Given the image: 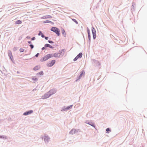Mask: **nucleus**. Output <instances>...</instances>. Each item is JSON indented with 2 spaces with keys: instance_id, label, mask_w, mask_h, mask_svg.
<instances>
[{
  "instance_id": "f257e3e1",
  "label": "nucleus",
  "mask_w": 147,
  "mask_h": 147,
  "mask_svg": "<svg viewBox=\"0 0 147 147\" xmlns=\"http://www.w3.org/2000/svg\"><path fill=\"white\" fill-rule=\"evenodd\" d=\"M53 57V55L52 54H48L44 57H43L41 59V61H46L49 58Z\"/></svg>"
},
{
  "instance_id": "f03ea898",
  "label": "nucleus",
  "mask_w": 147,
  "mask_h": 147,
  "mask_svg": "<svg viewBox=\"0 0 147 147\" xmlns=\"http://www.w3.org/2000/svg\"><path fill=\"white\" fill-rule=\"evenodd\" d=\"M51 30L55 33L57 36H59L60 31L58 28L55 27H53L51 28Z\"/></svg>"
},
{
  "instance_id": "7ed1b4c3",
  "label": "nucleus",
  "mask_w": 147,
  "mask_h": 147,
  "mask_svg": "<svg viewBox=\"0 0 147 147\" xmlns=\"http://www.w3.org/2000/svg\"><path fill=\"white\" fill-rule=\"evenodd\" d=\"M56 61L55 60H53L49 62L47 64V66L49 67L52 66L55 63Z\"/></svg>"
},
{
  "instance_id": "20e7f679",
  "label": "nucleus",
  "mask_w": 147,
  "mask_h": 147,
  "mask_svg": "<svg viewBox=\"0 0 147 147\" xmlns=\"http://www.w3.org/2000/svg\"><path fill=\"white\" fill-rule=\"evenodd\" d=\"M62 52L61 51L59 53H54L53 54V57H54L55 58H59V57L60 56V55L61 54V53H62Z\"/></svg>"
},
{
  "instance_id": "39448f33",
  "label": "nucleus",
  "mask_w": 147,
  "mask_h": 147,
  "mask_svg": "<svg viewBox=\"0 0 147 147\" xmlns=\"http://www.w3.org/2000/svg\"><path fill=\"white\" fill-rule=\"evenodd\" d=\"M82 54L80 53L74 59V61H76L78 58H80L82 57Z\"/></svg>"
},
{
  "instance_id": "423d86ee",
  "label": "nucleus",
  "mask_w": 147,
  "mask_h": 147,
  "mask_svg": "<svg viewBox=\"0 0 147 147\" xmlns=\"http://www.w3.org/2000/svg\"><path fill=\"white\" fill-rule=\"evenodd\" d=\"M92 33L93 38L94 39H95L96 37V31L94 28H93L92 29Z\"/></svg>"
},
{
  "instance_id": "0eeeda50",
  "label": "nucleus",
  "mask_w": 147,
  "mask_h": 147,
  "mask_svg": "<svg viewBox=\"0 0 147 147\" xmlns=\"http://www.w3.org/2000/svg\"><path fill=\"white\" fill-rule=\"evenodd\" d=\"M56 92V91L55 90L52 89L49 91L48 93L51 96L55 93Z\"/></svg>"
},
{
  "instance_id": "6e6552de",
  "label": "nucleus",
  "mask_w": 147,
  "mask_h": 147,
  "mask_svg": "<svg viewBox=\"0 0 147 147\" xmlns=\"http://www.w3.org/2000/svg\"><path fill=\"white\" fill-rule=\"evenodd\" d=\"M8 55L10 57V58L11 61H13V57L12 55V53L11 51H9L8 52Z\"/></svg>"
},
{
  "instance_id": "1a4fd4ad",
  "label": "nucleus",
  "mask_w": 147,
  "mask_h": 147,
  "mask_svg": "<svg viewBox=\"0 0 147 147\" xmlns=\"http://www.w3.org/2000/svg\"><path fill=\"white\" fill-rule=\"evenodd\" d=\"M32 112L33 111L32 110H30V111L25 112L23 115H27L32 113Z\"/></svg>"
},
{
  "instance_id": "9d476101",
  "label": "nucleus",
  "mask_w": 147,
  "mask_h": 147,
  "mask_svg": "<svg viewBox=\"0 0 147 147\" xmlns=\"http://www.w3.org/2000/svg\"><path fill=\"white\" fill-rule=\"evenodd\" d=\"M50 96V95L48 93V92L47 94H45L44 96H42V98H49Z\"/></svg>"
},
{
  "instance_id": "9b49d317",
  "label": "nucleus",
  "mask_w": 147,
  "mask_h": 147,
  "mask_svg": "<svg viewBox=\"0 0 147 147\" xmlns=\"http://www.w3.org/2000/svg\"><path fill=\"white\" fill-rule=\"evenodd\" d=\"M52 18L51 16L50 15H47L44 16L42 17L43 19H47V18Z\"/></svg>"
},
{
  "instance_id": "f8f14e48",
  "label": "nucleus",
  "mask_w": 147,
  "mask_h": 147,
  "mask_svg": "<svg viewBox=\"0 0 147 147\" xmlns=\"http://www.w3.org/2000/svg\"><path fill=\"white\" fill-rule=\"evenodd\" d=\"M43 138H44L45 142H48V141L49 138L48 136H45L43 137Z\"/></svg>"
},
{
  "instance_id": "ddd939ff",
  "label": "nucleus",
  "mask_w": 147,
  "mask_h": 147,
  "mask_svg": "<svg viewBox=\"0 0 147 147\" xmlns=\"http://www.w3.org/2000/svg\"><path fill=\"white\" fill-rule=\"evenodd\" d=\"M76 130L75 129H72L69 132L70 134H73L75 133Z\"/></svg>"
},
{
  "instance_id": "4468645a",
  "label": "nucleus",
  "mask_w": 147,
  "mask_h": 147,
  "mask_svg": "<svg viewBox=\"0 0 147 147\" xmlns=\"http://www.w3.org/2000/svg\"><path fill=\"white\" fill-rule=\"evenodd\" d=\"M45 47H49L51 48H53V47L51 45H50L48 44H46L45 45Z\"/></svg>"
},
{
  "instance_id": "2eb2a0df",
  "label": "nucleus",
  "mask_w": 147,
  "mask_h": 147,
  "mask_svg": "<svg viewBox=\"0 0 147 147\" xmlns=\"http://www.w3.org/2000/svg\"><path fill=\"white\" fill-rule=\"evenodd\" d=\"M22 23V22L20 20H18L15 22V24H21Z\"/></svg>"
},
{
  "instance_id": "dca6fc26",
  "label": "nucleus",
  "mask_w": 147,
  "mask_h": 147,
  "mask_svg": "<svg viewBox=\"0 0 147 147\" xmlns=\"http://www.w3.org/2000/svg\"><path fill=\"white\" fill-rule=\"evenodd\" d=\"M40 68V66H37L35 67L34 68V70H37L39 69Z\"/></svg>"
},
{
  "instance_id": "f3484780",
  "label": "nucleus",
  "mask_w": 147,
  "mask_h": 147,
  "mask_svg": "<svg viewBox=\"0 0 147 147\" xmlns=\"http://www.w3.org/2000/svg\"><path fill=\"white\" fill-rule=\"evenodd\" d=\"M87 31L88 38L89 39H90L91 36L90 35V31L89 30H88Z\"/></svg>"
},
{
  "instance_id": "a211bd4d",
  "label": "nucleus",
  "mask_w": 147,
  "mask_h": 147,
  "mask_svg": "<svg viewBox=\"0 0 147 147\" xmlns=\"http://www.w3.org/2000/svg\"><path fill=\"white\" fill-rule=\"evenodd\" d=\"M61 32L63 35L64 36H65L66 35V34L64 30L63 29L62 30H61Z\"/></svg>"
},
{
  "instance_id": "6ab92c4d",
  "label": "nucleus",
  "mask_w": 147,
  "mask_h": 147,
  "mask_svg": "<svg viewBox=\"0 0 147 147\" xmlns=\"http://www.w3.org/2000/svg\"><path fill=\"white\" fill-rule=\"evenodd\" d=\"M38 35H41V36L42 37V38H43L44 37V35L43 34H42L41 32V31H40L39 32V33L38 34Z\"/></svg>"
},
{
  "instance_id": "aec40b11",
  "label": "nucleus",
  "mask_w": 147,
  "mask_h": 147,
  "mask_svg": "<svg viewBox=\"0 0 147 147\" xmlns=\"http://www.w3.org/2000/svg\"><path fill=\"white\" fill-rule=\"evenodd\" d=\"M106 131L108 133H109V132L111 131V130H110L109 128H108L106 129Z\"/></svg>"
},
{
  "instance_id": "412c9836",
  "label": "nucleus",
  "mask_w": 147,
  "mask_h": 147,
  "mask_svg": "<svg viewBox=\"0 0 147 147\" xmlns=\"http://www.w3.org/2000/svg\"><path fill=\"white\" fill-rule=\"evenodd\" d=\"M50 22H51L50 21H49V20H46V21H44L43 22V23H49Z\"/></svg>"
},
{
  "instance_id": "4be33fe9",
  "label": "nucleus",
  "mask_w": 147,
  "mask_h": 147,
  "mask_svg": "<svg viewBox=\"0 0 147 147\" xmlns=\"http://www.w3.org/2000/svg\"><path fill=\"white\" fill-rule=\"evenodd\" d=\"M40 75H42L43 74V72L42 71H40L39 73Z\"/></svg>"
},
{
  "instance_id": "5701e85b",
  "label": "nucleus",
  "mask_w": 147,
  "mask_h": 147,
  "mask_svg": "<svg viewBox=\"0 0 147 147\" xmlns=\"http://www.w3.org/2000/svg\"><path fill=\"white\" fill-rule=\"evenodd\" d=\"M32 80H33L34 81H36L38 80L36 78H35V77H34V78H33L32 79Z\"/></svg>"
},
{
  "instance_id": "b1692460",
  "label": "nucleus",
  "mask_w": 147,
  "mask_h": 147,
  "mask_svg": "<svg viewBox=\"0 0 147 147\" xmlns=\"http://www.w3.org/2000/svg\"><path fill=\"white\" fill-rule=\"evenodd\" d=\"M72 20L74 22H75V23H76L77 24H78V22L75 19H72Z\"/></svg>"
},
{
  "instance_id": "393cba45",
  "label": "nucleus",
  "mask_w": 147,
  "mask_h": 147,
  "mask_svg": "<svg viewBox=\"0 0 147 147\" xmlns=\"http://www.w3.org/2000/svg\"><path fill=\"white\" fill-rule=\"evenodd\" d=\"M20 51L21 52H22L24 51V50L23 49H20Z\"/></svg>"
},
{
  "instance_id": "a878e982",
  "label": "nucleus",
  "mask_w": 147,
  "mask_h": 147,
  "mask_svg": "<svg viewBox=\"0 0 147 147\" xmlns=\"http://www.w3.org/2000/svg\"><path fill=\"white\" fill-rule=\"evenodd\" d=\"M30 47L31 48V49H32L34 47V46L33 45H30Z\"/></svg>"
},
{
  "instance_id": "bb28decb",
  "label": "nucleus",
  "mask_w": 147,
  "mask_h": 147,
  "mask_svg": "<svg viewBox=\"0 0 147 147\" xmlns=\"http://www.w3.org/2000/svg\"><path fill=\"white\" fill-rule=\"evenodd\" d=\"M48 42L50 43H53V42L52 41H50L49 40L48 41Z\"/></svg>"
},
{
  "instance_id": "cd10ccee",
  "label": "nucleus",
  "mask_w": 147,
  "mask_h": 147,
  "mask_svg": "<svg viewBox=\"0 0 147 147\" xmlns=\"http://www.w3.org/2000/svg\"><path fill=\"white\" fill-rule=\"evenodd\" d=\"M46 47H45H45H42V50H44V49H46Z\"/></svg>"
},
{
  "instance_id": "c85d7f7f",
  "label": "nucleus",
  "mask_w": 147,
  "mask_h": 147,
  "mask_svg": "<svg viewBox=\"0 0 147 147\" xmlns=\"http://www.w3.org/2000/svg\"><path fill=\"white\" fill-rule=\"evenodd\" d=\"M71 107V106H70V107H67V109H69Z\"/></svg>"
},
{
  "instance_id": "c756f323",
  "label": "nucleus",
  "mask_w": 147,
  "mask_h": 147,
  "mask_svg": "<svg viewBox=\"0 0 147 147\" xmlns=\"http://www.w3.org/2000/svg\"><path fill=\"white\" fill-rule=\"evenodd\" d=\"M35 39V38L34 37H33V38H32L31 40H34Z\"/></svg>"
},
{
  "instance_id": "7c9ffc66",
  "label": "nucleus",
  "mask_w": 147,
  "mask_h": 147,
  "mask_svg": "<svg viewBox=\"0 0 147 147\" xmlns=\"http://www.w3.org/2000/svg\"><path fill=\"white\" fill-rule=\"evenodd\" d=\"M39 55V53H38L36 55H35V56L36 57H37L38 55Z\"/></svg>"
},
{
  "instance_id": "2f4dec72",
  "label": "nucleus",
  "mask_w": 147,
  "mask_h": 147,
  "mask_svg": "<svg viewBox=\"0 0 147 147\" xmlns=\"http://www.w3.org/2000/svg\"><path fill=\"white\" fill-rule=\"evenodd\" d=\"M45 38L46 40H48V37H45Z\"/></svg>"
},
{
  "instance_id": "473e14b6",
  "label": "nucleus",
  "mask_w": 147,
  "mask_h": 147,
  "mask_svg": "<svg viewBox=\"0 0 147 147\" xmlns=\"http://www.w3.org/2000/svg\"><path fill=\"white\" fill-rule=\"evenodd\" d=\"M31 43V41H28V43L29 44H30Z\"/></svg>"
},
{
  "instance_id": "72a5a7b5",
  "label": "nucleus",
  "mask_w": 147,
  "mask_h": 147,
  "mask_svg": "<svg viewBox=\"0 0 147 147\" xmlns=\"http://www.w3.org/2000/svg\"><path fill=\"white\" fill-rule=\"evenodd\" d=\"M82 74H81V75H80V76H82Z\"/></svg>"
}]
</instances>
